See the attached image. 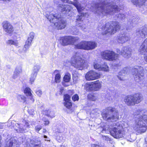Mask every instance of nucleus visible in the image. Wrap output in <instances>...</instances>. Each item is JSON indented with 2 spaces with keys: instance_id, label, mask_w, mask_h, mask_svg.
Segmentation results:
<instances>
[{
  "instance_id": "obj_16",
  "label": "nucleus",
  "mask_w": 147,
  "mask_h": 147,
  "mask_svg": "<svg viewBox=\"0 0 147 147\" xmlns=\"http://www.w3.org/2000/svg\"><path fill=\"white\" fill-rule=\"evenodd\" d=\"M130 37L128 35L124 33L120 34L117 37V40L120 43L123 44L130 39Z\"/></svg>"
},
{
  "instance_id": "obj_33",
  "label": "nucleus",
  "mask_w": 147,
  "mask_h": 147,
  "mask_svg": "<svg viewBox=\"0 0 147 147\" xmlns=\"http://www.w3.org/2000/svg\"><path fill=\"white\" fill-rule=\"evenodd\" d=\"M24 93L26 94V95L27 96H30L32 94L31 92V90L29 88H26L24 91Z\"/></svg>"
},
{
  "instance_id": "obj_1",
  "label": "nucleus",
  "mask_w": 147,
  "mask_h": 147,
  "mask_svg": "<svg viewBox=\"0 0 147 147\" xmlns=\"http://www.w3.org/2000/svg\"><path fill=\"white\" fill-rule=\"evenodd\" d=\"M147 113L144 110H137L134 113L135 116H137L133 127L137 135L144 133L147 129Z\"/></svg>"
},
{
  "instance_id": "obj_15",
  "label": "nucleus",
  "mask_w": 147,
  "mask_h": 147,
  "mask_svg": "<svg viewBox=\"0 0 147 147\" xmlns=\"http://www.w3.org/2000/svg\"><path fill=\"white\" fill-rule=\"evenodd\" d=\"M54 24L56 28L58 29L64 28L66 26V22L63 20H61L59 17L57 18V20H56Z\"/></svg>"
},
{
  "instance_id": "obj_57",
  "label": "nucleus",
  "mask_w": 147,
  "mask_h": 147,
  "mask_svg": "<svg viewBox=\"0 0 147 147\" xmlns=\"http://www.w3.org/2000/svg\"><path fill=\"white\" fill-rule=\"evenodd\" d=\"M145 140L147 144V137L145 138Z\"/></svg>"
},
{
  "instance_id": "obj_63",
  "label": "nucleus",
  "mask_w": 147,
  "mask_h": 147,
  "mask_svg": "<svg viewBox=\"0 0 147 147\" xmlns=\"http://www.w3.org/2000/svg\"><path fill=\"white\" fill-rule=\"evenodd\" d=\"M40 129H41V128L39 129V130Z\"/></svg>"
},
{
  "instance_id": "obj_22",
  "label": "nucleus",
  "mask_w": 147,
  "mask_h": 147,
  "mask_svg": "<svg viewBox=\"0 0 147 147\" xmlns=\"http://www.w3.org/2000/svg\"><path fill=\"white\" fill-rule=\"evenodd\" d=\"M59 8L61 12L65 11V13H68L70 11L71 7L69 5H63L60 4L59 5Z\"/></svg>"
},
{
  "instance_id": "obj_2",
  "label": "nucleus",
  "mask_w": 147,
  "mask_h": 147,
  "mask_svg": "<svg viewBox=\"0 0 147 147\" xmlns=\"http://www.w3.org/2000/svg\"><path fill=\"white\" fill-rule=\"evenodd\" d=\"M95 6V9L94 10V11L95 13L99 15H113L117 10V6L106 2H104L102 4H96Z\"/></svg>"
},
{
  "instance_id": "obj_17",
  "label": "nucleus",
  "mask_w": 147,
  "mask_h": 147,
  "mask_svg": "<svg viewBox=\"0 0 147 147\" xmlns=\"http://www.w3.org/2000/svg\"><path fill=\"white\" fill-rule=\"evenodd\" d=\"M137 34L142 38L146 37L147 36V28L143 27L136 32Z\"/></svg>"
},
{
  "instance_id": "obj_31",
  "label": "nucleus",
  "mask_w": 147,
  "mask_h": 147,
  "mask_svg": "<svg viewBox=\"0 0 147 147\" xmlns=\"http://www.w3.org/2000/svg\"><path fill=\"white\" fill-rule=\"evenodd\" d=\"M100 68L101 71L102 70L106 71H109V67L105 63L101 65Z\"/></svg>"
},
{
  "instance_id": "obj_23",
  "label": "nucleus",
  "mask_w": 147,
  "mask_h": 147,
  "mask_svg": "<svg viewBox=\"0 0 147 147\" xmlns=\"http://www.w3.org/2000/svg\"><path fill=\"white\" fill-rule=\"evenodd\" d=\"M94 91H97L100 89L102 86V82L98 80L92 82Z\"/></svg>"
},
{
  "instance_id": "obj_42",
  "label": "nucleus",
  "mask_w": 147,
  "mask_h": 147,
  "mask_svg": "<svg viewBox=\"0 0 147 147\" xmlns=\"http://www.w3.org/2000/svg\"><path fill=\"white\" fill-rule=\"evenodd\" d=\"M84 16V14H83L82 13V15L80 16H78V18H77V22H80V21H81V20H82V17L83 16Z\"/></svg>"
},
{
  "instance_id": "obj_35",
  "label": "nucleus",
  "mask_w": 147,
  "mask_h": 147,
  "mask_svg": "<svg viewBox=\"0 0 147 147\" xmlns=\"http://www.w3.org/2000/svg\"><path fill=\"white\" fill-rule=\"evenodd\" d=\"M15 71L19 74L21 73L22 71V66L21 65L17 66L15 68Z\"/></svg>"
},
{
  "instance_id": "obj_40",
  "label": "nucleus",
  "mask_w": 147,
  "mask_h": 147,
  "mask_svg": "<svg viewBox=\"0 0 147 147\" xmlns=\"http://www.w3.org/2000/svg\"><path fill=\"white\" fill-rule=\"evenodd\" d=\"M72 99L74 101H77L79 99V97L77 94H75L72 97Z\"/></svg>"
},
{
  "instance_id": "obj_26",
  "label": "nucleus",
  "mask_w": 147,
  "mask_h": 147,
  "mask_svg": "<svg viewBox=\"0 0 147 147\" xmlns=\"http://www.w3.org/2000/svg\"><path fill=\"white\" fill-rule=\"evenodd\" d=\"M85 89L88 91H94L92 82L86 83L85 85Z\"/></svg>"
},
{
  "instance_id": "obj_62",
  "label": "nucleus",
  "mask_w": 147,
  "mask_h": 147,
  "mask_svg": "<svg viewBox=\"0 0 147 147\" xmlns=\"http://www.w3.org/2000/svg\"><path fill=\"white\" fill-rule=\"evenodd\" d=\"M47 140V141H50V140Z\"/></svg>"
},
{
  "instance_id": "obj_28",
  "label": "nucleus",
  "mask_w": 147,
  "mask_h": 147,
  "mask_svg": "<svg viewBox=\"0 0 147 147\" xmlns=\"http://www.w3.org/2000/svg\"><path fill=\"white\" fill-rule=\"evenodd\" d=\"M44 113L46 115L51 117H54L55 113L53 111L49 110H45L44 111Z\"/></svg>"
},
{
  "instance_id": "obj_61",
  "label": "nucleus",
  "mask_w": 147,
  "mask_h": 147,
  "mask_svg": "<svg viewBox=\"0 0 147 147\" xmlns=\"http://www.w3.org/2000/svg\"><path fill=\"white\" fill-rule=\"evenodd\" d=\"M17 125H19V124L18 123H17Z\"/></svg>"
},
{
  "instance_id": "obj_37",
  "label": "nucleus",
  "mask_w": 147,
  "mask_h": 147,
  "mask_svg": "<svg viewBox=\"0 0 147 147\" xmlns=\"http://www.w3.org/2000/svg\"><path fill=\"white\" fill-rule=\"evenodd\" d=\"M61 76L59 74H57L55 77V80L56 82L58 83L60 82Z\"/></svg>"
},
{
  "instance_id": "obj_29",
  "label": "nucleus",
  "mask_w": 147,
  "mask_h": 147,
  "mask_svg": "<svg viewBox=\"0 0 147 147\" xmlns=\"http://www.w3.org/2000/svg\"><path fill=\"white\" fill-rule=\"evenodd\" d=\"M93 65L94 69L98 71H101V65L96 61H95L93 63Z\"/></svg>"
},
{
  "instance_id": "obj_6",
  "label": "nucleus",
  "mask_w": 147,
  "mask_h": 147,
  "mask_svg": "<svg viewBox=\"0 0 147 147\" xmlns=\"http://www.w3.org/2000/svg\"><path fill=\"white\" fill-rule=\"evenodd\" d=\"M111 135L115 138L119 139L124 137V132L121 125L117 123L110 131Z\"/></svg>"
},
{
  "instance_id": "obj_50",
  "label": "nucleus",
  "mask_w": 147,
  "mask_h": 147,
  "mask_svg": "<svg viewBox=\"0 0 147 147\" xmlns=\"http://www.w3.org/2000/svg\"><path fill=\"white\" fill-rule=\"evenodd\" d=\"M118 17L121 19H123L124 17V15L123 14L122 15L121 14H119L118 15Z\"/></svg>"
},
{
  "instance_id": "obj_46",
  "label": "nucleus",
  "mask_w": 147,
  "mask_h": 147,
  "mask_svg": "<svg viewBox=\"0 0 147 147\" xmlns=\"http://www.w3.org/2000/svg\"><path fill=\"white\" fill-rule=\"evenodd\" d=\"M103 139L107 141H110V139L108 137L105 136H102Z\"/></svg>"
},
{
  "instance_id": "obj_5",
  "label": "nucleus",
  "mask_w": 147,
  "mask_h": 147,
  "mask_svg": "<svg viewBox=\"0 0 147 147\" xmlns=\"http://www.w3.org/2000/svg\"><path fill=\"white\" fill-rule=\"evenodd\" d=\"M120 27L119 23L115 22L107 23L102 32L103 35L112 34L115 33Z\"/></svg>"
},
{
  "instance_id": "obj_21",
  "label": "nucleus",
  "mask_w": 147,
  "mask_h": 147,
  "mask_svg": "<svg viewBox=\"0 0 147 147\" xmlns=\"http://www.w3.org/2000/svg\"><path fill=\"white\" fill-rule=\"evenodd\" d=\"M124 101L128 105L133 106L135 105L134 100V96H128L125 97Z\"/></svg>"
},
{
  "instance_id": "obj_43",
  "label": "nucleus",
  "mask_w": 147,
  "mask_h": 147,
  "mask_svg": "<svg viewBox=\"0 0 147 147\" xmlns=\"http://www.w3.org/2000/svg\"><path fill=\"white\" fill-rule=\"evenodd\" d=\"M19 73H18L15 71H14L13 77V78L15 79L17 78L19 76Z\"/></svg>"
},
{
  "instance_id": "obj_39",
  "label": "nucleus",
  "mask_w": 147,
  "mask_h": 147,
  "mask_svg": "<svg viewBox=\"0 0 147 147\" xmlns=\"http://www.w3.org/2000/svg\"><path fill=\"white\" fill-rule=\"evenodd\" d=\"M64 99L65 102L70 101V97L67 94H65L64 95Z\"/></svg>"
},
{
  "instance_id": "obj_59",
  "label": "nucleus",
  "mask_w": 147,
  "mask_h": 147,
  "mask_svg": "<svg viewBox=\"0 0 147 147\" xmlns=\"http://www.w3.org/2000/svg\"><path fill=\"white\" fill-rule=\"evenodd\" d=\"M106 128H105V127H104V128H103V131H103V130H106Z\"/></svg>"
},
{
  "instance_id": "obj_34",
  "label": "nucleus",
  "mask_w": 147,
  "mask_h": 147,
  "mask_svg": "<svg viewBox=\"0 0 147 147\" xmlns=\"http://www.w3.org/2000/svg\"><path fill=\"white\" fill-rule=\"evenodd\" d=\"M32 39L31 38H28L27 40L25 42V48H28V47L30 46L31 43Z\"/></svg>"
},
{
  "instance_id": "obj_7",
  "label": "nucleus",
  "mask_w": 147,
  "mask_h": 147,
  "mask_svg": "<svg viewBox=\"0 0 147 147\" xmlns=\"http://www.w3.org/2000/svg\"><path fill=\"white\" fill-rule=\"evenodd\" d=\"M101 55L103 58L107 60L113 61L116 59L118 55L112 51L106 50L102 52Z\"/></svg>"
},
{
  "instance_id": "obj_24",
  "label": "nucleus",
  "mask_w": 147,
  "mask_h": 147,
  "mask_svg": "<svg viewBox=\"0 0 147 147\" xmlns=\"http://www.w3.org/2000/svg\"><path fill=\"white\" fill-rule=\"evenodd\" d=\"M134 100L135 105L139 103L142 100V97L139 94H136L133 96Z\"/></svg>"
},
{
  "instance_id": "obj_3",
  "label": "nucleus",
  "mask_w": 147,
  "mask_h": 147,
  "mask_svg": "<svg viewBox=\"0 0 147 147\" xmlns=\"http://www.w3.org/2000/svg\"><path fill=\"white\" fill-rule=\"evenodd\" d=\"M102 116L103 119L109 121H116L119 119L118 111L111 107L106 108L105 111L102 113Z\"/></svg>"
},
{
  "instance_id": "obj_47",
  "label": "nucleus",
  "mask_w": 147,
  "mask_h": 147,
  "mask_svg": "<svg viewBox=\"0 0 147 147\" xmlns=\"http://www.w3.org/2000/svg\"><path fill=\"white\" fill-rule=\"evenodd\" d=\"M43 120L44 122H45L44 124L45 125H48L49 124V122L48 120L45 119H43Z\"/></svg>"
},
{
  "instance_id": "obj_52",
  "label": "nucleus",
  "mask_w": 147,
  "mask_h": 147,
  "mask_svg": "<svg viewBox=\"0 0 147 147\" xmlns=\"http://www.w3.org/2000/svg\"><path fill=\"white\" fill-rule=\"evenodd\" d=\"M18 98H21V99H22V100L23 99L24 100V101H25L24 99L25 98V97L24 96H21V95L19 96Z\"/></svg>"
},
{
  "instance_id": "obj_51",
  "label": "nucleus",
  "mask_w": 147,
  "mask_h": 147,
  "mask_svg": "<svg viewBox=\"0 0 147 147\" xmlns=\"http://www.w3.org/2000/svg\"><path fill=\"white\" fill-rule=\"evenodd\" d=\"M41 142L40 141H37V147H41Z\"/></svg>"
},
{
  "instance_id": "obj_49",
  "label": "nucleus",
  "mask_w": 147,
  "mask_h": 147,
  "mask_svg": "<svg viewBox=\"0 0 147 147\" xmlns=\"http://www.w3.org/2000/svg\"><path fill=\"white\" fill-rule=\"evenodd\" d=\"M91 147H101L100 145L95 144H91Z\"/></svg>"
},
{
  "instance_id": "obj_4",
  "label": "nucleus",
  "mask_w": 147,
  "mask_h": 147,
  "mask_svg": "<svg viewBox=\"0 0 147 147\" xmlns=\"http://www.w3.org/2000/svg\"><path fill=\"white\" fill-rule=\"evenodd\" d=\"M82 57L78 53H76L71 58L70 62L71 65L76 68L80 69H82L86 63V61L82 58Z\"/></svg>"
},
{
  "instance_id": "obj_8",
  "label": "nucleus",
  "mask_w": 147,
  "mask_h": 147,
  "mask_svg": "<svg viewBox=\"0 0 147 147\" xmlns=\"http://www.w3.org/2000/svg\"><path fill=\"white\" fill-rule=\"evenodd\" d=\"M79 39V38L77 37L66 36L62 39L61 44L63 46L72 44L78 41Z\"/></svg>"
},
{
  "instance_id": "obj_12",
  "label": "nucleus",
  "mask_w": 147,
  "mask_h": 147,
  "mask_svg": "<svg viewBox=\"0 0 147 147\" xmlns=\"http://www.w3.org/2000/svg\"><path fill=\"white\" fill-rule=\"evenodd\" d=\"M117 52L127 58H129L131 56V50L126 47H123L121 51L119 50H117Z\"/></svg>"
},
{
  "instance_id": "obj_48",
  "label": "nucleus",
  "mask_w": 147,
  "mask_h": 147,
  "mask_svg": "<svg viewBox=\"0 0 147 147\" xmlns=\"http://www.w3.org/2000/svg\"><path fill=\"white\" fill-rule=\"evenodd\" d=\"M42 94V91L40 90H38L37 91V95L39 97L41 96V95Z\"/></svg>"
},
{
  "instance_id": "obj_36",
  "label": "nucleus",
  "mask_w": 147,
  "mask_h": 147,
  "mask_svg": "<svg viewBox=\"0 0 147 147\" xmlns=\"http://www.w3.org/2000/svg\"><path fill=\"white\" fill-rule=\"evenodd\" d=\"M88 99L93 101H95L96 100L97 98L93 94H89L88 95Z\"/></svg>"
},
{
  "instance_id": "obj_44",
  "label": "nucleus",
  "mask_w": 147,
  "mask_h": 147,
  "mask_svg": "<svg viewBox=\"0 0 147 147\" xmlns=\"http://www.w3.org/2000/svg\"><path fill=\"white\" fill-rule=\"evenodd\" d=\"M80 25H79V26L81 28L82 30H84L86 28V26L85 25L83 24H81L80 23Z\"/></svg>"
},
{
  "instance_id": "obj_56",
  "label": "nucleus",
  "mask_w": 147,
  "mask_h": 147,
  "mask_svg": "<svg viewBox=\"0 0 147 147\" xmlns=\"http://www.w3.org/2000/svg\"><path fill=\"white\" fill-rule=\"evenodd\" d=\"M46 131V130L45 129H43V132L44 133H45Z\"/></svg>"
},
{
  "instance_id": "obj_11",
  "label": "nucleus",
  "mask_w": 147,
  "mask_h": 147,
  "mask_svg": "<svg viewBox=\"0 0 147 147\" xmlns=\"http://www.w3.org/2000/svg\"><path fill=\"white\" fill-rule=\"evenodd\" d=\"M4 31L6 33L10 34L13 31V27L11 24L7 21L3 22L2 24Z\"/></svg>"
},
{
  "instance_id": "obj_53",
  "label": "nucleus",
  "mask_w": 147,
  "mask_h": 147,
  "mask_svg": "<svg viewBox=\"0 0 147 147\" xmlns=\"http://www.w3.org/2000/svg\"><path fill=\"white\" fill-rule=\"evenodd\" d=\"M24 131V130L23 129L21 128H19V131L20 132H22Z\"/></svg>"
},
{
  "instance_id": "obj_13",
  "label": "nucleus",
  "mask_w": 147,
  "mask_h": 147,
  "mask_svg": "<svg viewBox=\"0 0 147 147\" xmlns=\"http://www.w3.org/2000/svg\"><path fill=\"white\" fill-rule=\"evenodd\" d=\"M138 68H136L133 69L132 73L134 75V78L135 80L137 82H139L144 78L143 74V73H140L139 72L138 68L139 67H137Z\"/></svg>"
},
{
  "instance_id": "obj_55",
  "label": "nucleus",
  "mask_w": 147,
  "mask_h": 147,
  "mask_svg": "<svg viewBox=\"0 0 147 147\" xmlns=\"http://www.w3.org/2000/svg\"><path fill=\"white\" fill-rule=\"evenodd\" d=\"M29 113H30V114L31 115H33V113L34 112L33 111H32V113H30V111H29Z\"/></svg>"
},
{
  "instance_id": "obj_30",
  "label": "nucleus",
  "mask_w": 147,
  "mask_h": 147,
  "mask_svg": "<svg viewBox=\"0 0 147 147\" xmlns=\"http://www.w3.org/2000/svg\"><path fill=\"white\" fill-rule=\"evenodd\" d=\"M34 73L31 75V77L30 78V81L31 82V83L34 82L37 75L36 70H34Z\"/></svg>"
},
{
  "instance_id": "obj_25",
  "label": "nucleus",
  "mask_w": 147,
  "mask_h": 147,
  "mask_svg": "<svg viewBox=\"0 0 147 147\" xmlns=\"http://www.w3.org/2000/svg\"><path fill=\"white\" fill-rule=\"evenodd\" d=\"M87 50H92L96 47V44L94 42L88 41Z\"/></svg>"
},
{
  "instance_id": "obj_10",
  "label": "nucleus",
  "mask_w": 147,
  "mask_h": 147,
  "mask_svg": "<svg viewBox=\"0 0 147 147\" xmlns=\"http://www.w3.org/2000/svg\"><path fill=\"white\" fill-rule=\"evenodd\" d=\"M139 50L141 53L144 55V60L147 63V38L144 40Z\"/></svg>"
},
{
  "instance_id": "obj_19",
  "label": "nucleus",
  "mask_w": 147,
  "mask_h": 147,
  "mask_svg": "<svg viewBox=\"0 0 147 147\" xmlns=\"http://www.w3.org/2000/svg\"><path fill=\"white\" fill-rule=\"evenodd\" d=\"M45 16L51 22H55L56 20H57V18L59 17L56 14L53 15L51 13L48 12L46 15Z\"/></svg>"
},
{
  "instance_id": "obj_45",
  "label": "nucleus",
  "mask_w": 147,
  "mask_h": 147,
  "mask_svg": "<svg viewBox=\"0 0 147 147\" xmlns=\"http://www.w3.org/2000/svg\"><path fill=\"white\" fill-rule=\"evenodd\" d=\"M34 36V33L33 32H31L30 33L28 38L33 39Z\"/></svg>"
},
{
  "instance_id": "obj_58",
  "label": "nucleus",
  "mask_w": 147,
  "mask_h": 147,
  "mask_svg": "<svg viewBox=\"0 0 147 147\" xmlns=\"http://www.w3.org/2000/svg\"><path fill=\"white\" fill-rule=\"evenodd\" d=\"M44 138H47V137L45 135L44 136Z\"/></svg>"
},
{
  "instance_id": "obj_18",
  "label": "nucleus",
  "mask_w": 147,
  "mask_h": 147,
  "mask_svg": "<svg viewBox=\"0 0 147 147\" xmlns=\"http://www.w3.org/2000/svg\"><path fill=\"white\" fill-rule=\"evenodd\" d=\"M18 144L16 139L11 138L7 142L6 146L7 147H17L16 145Z\"/></svg>"
},
{
  "instance_id": "obj_60",
  "label": "nucleus",
  "mask_w": 147,
  "mask_h": 147,
  "mask_svg": "<svg viewBox=\"0 0 147 147\" xmlns=\"http://www.w3.org/2000/svg\"><path fill=\"white\" fill-rule=\"evenodd\" d=\"M93 7H92V8H91V9H92V8H93Z\"/></svg>"
},
{
  "instance_id": "obj_41",
  "label": "nucleus",
  "mask_w": 147,
  "mask_h": 147,
  "mask_svg": "<svg viewBox=\"0 0 147 147\" xmlns=\"http://www.w3.org/2000/svg\"><path fill=\"white\" fill-rule=\"evenodd\" d=\"M7 43L10 45H15V44H16V42L14 41L10 40H9L8 42Z\"/></svg>"
},
{
  "instance_id": "obj_20",
  "label": "nucleus",
  "mask_w": 147,
  "mask_h": 147,
  "mask_svg": "<svg viewBox=\"0 0 147 147\" xmlns=\"http://www.w3.org/2000/svg\"><path fill=\"white\" fill-rule=\"evenodd\" d=\"M88 41H82L79 43L75 45V47L78 49L87 50Z\"/></svg>"
},
{
  "instance_id": "obj_27",
  "label": "nucleus",
  "mask_w": 147,
  "mask_h": 147,
  "mask_svg": "<svg viewBox=\"0 0 147 147\" xmlns=\"http://www.w3.org/2000/svg\"><path fill=\"white\" fill-rule=\"evenodd\" d=\"M146 0H131V1L136 5L140 6L143 5Z\"/></svg>"
},
{
  "instance_id": "obj_54",
  "label": "nucleus",
  "mask_w": 147,
  "mask_h": 147,
  "mask_svg": "<svg viewBox=\"0 0 147 147\" xmlns=\"http://www.w3.org/2000/svg\"><path fill=\"white\" fill-rule=\"evenodd\" d=\"M25 125L27 127H29V125L28 123V122H26V123Z\"/></svg>"
},
{
  "instance_id": "obj_38",
  "label": "nucleus",
  "mask_w": 147,
  "mask_h": 147,
  "mask_svg": "<svg viewBox=\"0 0 147 147\" xmlns=\"http://www.w3.org/2000/svg\"><path fill=\"white\" fill-rule=\"evenodd\" d=\"M64 104L65 106L68 109L71 108L72 107V103L70 101L65 102Z\"/></svg>"
},
{
  "instance_id": "obj_14",
  "label": "nucleus",
  "mask_w": 147,
  "mask_h": 147,
  "mask_svg": "<svg viewBox=\"0 0 147 147\" xmlns=\"http://www.w3.org/2000/svg\"><path fill=\"white\" fill-rule=\"evenodd\" d=\"M64 2L67 3L69 4H73L76 8L79 13H80L83 10L84 8L82 6L81 4L78 2H73L69 0H61Z\"/></svg>"
},
{
  "instance_id": "obj_9",
  "label": "nucleus",
  "mask_w": 147,
  "mask_h": 147,
  "mask_svg": "<svg viewBox=\"0 0 147 147\" xmlns=\"http://www.w3.org/2000/svg\"><path fill=\"white\" fill-rule=\"evenodd\" d=\"M100 76L99 74L91 70L88 72L86 74L85 78L87 80H92L99 78Z\"/></svg>"
},
{
  "instance_id": "obj_32",
  "label": "nucleus",
  "mask_w": 147,
  "mask_h": 147,
  "mask_svg": "<svg viewBox=\"0 0 147 147\" xmlns=\"http://www.w3.org/2000/svg\"><path fill=\"white\" fill-rule=\"evenodd\" d=\"M70 79V75L69 74H67L65 75L63 79L64 81L66 82H69Z\"/></svg>"
}]
</instances>
